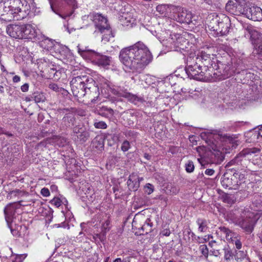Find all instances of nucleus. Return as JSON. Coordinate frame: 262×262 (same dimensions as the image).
Here are the masks:
<instances>
[{
    "label": "nucleus",
    "mask_w": 262,
    "mask_h": 262,
    "mask_svg": "<svg viewBox=\"0 0 262 262\" xmlns=\"http://www.w3.org/2000/svg\"><path fill=\"white\" fill-rule=\"evenodd\" d=\"M119 58L123 64L133 72L141 73L151 61L152 55L143 42L124 48L120 52Z\"/></svg>",
    "instance_id": "f257e3e1"
},
{
    "label": "nucleus",
    "mask_w": 262,
    "mask_h": 262,
    "mask_svg": "<svg viewBox=\"0 0 262 262\" xmlns=\"http://www.w3.org/2000/svg\"><path fill=\"white\" fill-rule=\"evenodd\" d=\"M4 19L8 21L20 20L26 18L30 12V6L25 0H5L0 2V10Z\"/></svg>",
    "instance_id": "f03ea898"
},
{
    "label": "nucleus",
    "mask_w": 262,
    "mask_h": 262,
    "mask_svg": "<svg viewBox=\"0 0 262 262\" xmlns=\"http://www.w3.org/2000/svg\"><path fill=\"white\" fill-rule=\"evenodd\" d=\"M94 80L90 76L84 75L75 77L70 82L71 90L73 95L79 98L84 97L86 94L94 93V97L98 98L99 89Z\"/></svg>",
    "instance_id": "7ed1b4c3"
},
{
    "label": "nucleus",
    "mask_w": 262,
    "mask_h": 262,
    "mask_svg": "<svg viewBox=\"0 0 262 262\" xmlns=\"http://www.w3.org/2000/svg\"><path fill=\"white\" fill-rule=\"evenodd\" d=\"M260 151V149L256 147L244 149L230 161L226 167L229 168L230 166H233L231 169L235 171H242L244 172L250 171H251L250 160L254 155L256 156L255 154Z\"/></svg>",
    "instance_id": "20e7f679"
},
{
    "label": "nucleus",
    "mask_w": 262,
    "mask_h": 262,
    "mask_svg": "<svg viewBox=\"0 0 262 262\" xmlns=\"http://www.w3.org/2000/svg\"><path fill=\"white\" fill-rule=\"evenodd\" d=\"M229 217L235 225L239 226L245 231L251 233L256 221L254 214L250 211H243L241 213H230Z\"/></svg>",
    "instance_id": "39448f33"
},
{
    "label": "nucleus",
    "mask_w": 262,
    "mask_h": 262,
    "mask_svg": "<svg viewBox=\"0 0 262 262\" xmlns=\"http://www.w3.org/2000/svg\"><path fill=\"white\" fill-rule=\"evenodd\" d=\"M77 49L78 53L85 59L90 60L92 62L104 67L110 64V60L108 57L90 50L88 47L79 45L77 46Z\"/></svg>",
    "instance_id": "423d86ee"
},
{
    "label": "nucleus",
    "mask_w": 262,
    "mask_h": 262,
    "mask_svg": "<svg viewBox=\"0 0 262 262\" xmlns=\"http://www.w3.org/2000/svg\"><path fill=\"white\" fill-rule=\"evenodd\" d=\"M203 66L200 63H196L191 57L187 59V65L185 68L186 73L190 78L200 81H205L208 78L205 72L203 71Z\"/></svg>",
    "instance_id": "0eeeda50"
},
{
    "label": "nucleus",
    "mask_w": 262,
    "mask_h": 262,
    "mask_svg": "<svg viewBox=\"0 0 262 262\" xmlns=\"http://www.w3.org/2000/svg\"><path fill=\"white\" fill-rule=\"evenodd\" d=\"M16 208V203H10L5 208L4 214L7 225L10 228L11 233L15 236L19 237L21 236V233L19 231V229H21L22 227L15 225V228H14L12 225V220L15 214Z\"/></svg>",
    "instance_id": "6e6552de"
},
{
    "label": "nucleus",
    "mask_w": 262,
    "mask_h": 262,
    "mask_svg": "<svg viewBox=\"0 0 262 262\" xmlns=\"http://www.w3.org/2000/svg\"><path fill=\"white\" fill-rule=\"evenodd\" d=\"M111 91L113 94L118 97H124L135 104L138 102H142L143 100L142 97L128 92L127 90L123 87L113 86L112 88H111Z\"/></svg>",
    "instance_id": "1a4fd4ad"
},
{
    "label": "nucleus",
    "mask_w": 262,
    "mask_h": 262,
    "mask_svg": "<svg viewBox=\"0 0 262 262\" xmlns=\"http://www.w3.org/2000/svg\"><path fill=\"white\" fill-rule=\"evenodd\" d=\"M225 10L228 13L239 16L244 14L245 9L244 0H229L225 6Z\"/></svg>",
    "instance_id": "9d476101"
},
{
    "label": "nucleus",
    "mask_w": 262,
    "mask_h": 262,
    "mask_svg": "<svg viewBox=\"0 0 262 262\" xmlns=\"http://www.w3.org/2000/svg\"><path fill=\"white\" fill-rule=\"evenodd\" d=\"M221 184L225 188L236 190L240 185V183L236 180V175L227 173H224L221 178Z\"/></svg>",
    "instance_id": "9b49d317"
},
{
    "label": "nucleus",
    "mask_w": 262,
    "mask_h": 262,
    "mask_svg": "<svg viewBox=\"0 0 262 262\" xmlns=\"http://www.w3.org/2000/svg\"><path fill=\"white\" fill-rule=\"evenodd\" d=\"M243 15L253 21L262 20V10L257 6H252L247 8Z\"/></svg>",
    "instance_id": "f8f14e48"
},
{
    "label": "nucleus",
    "mask_w": 262,
    "mask_h": 262,
    "mask_svg": "<svg viewBox=\"0 0 262 262\" xmlns=\"http://www.w3.org/2000/svg\"><path fill=\"white\" fill-rule=\"evenodd\" d=\"M93 21L96 28L99 31H103L110 27L107 23V19L101 14L97 13L93 16Z\"/></svg>",
    "instance_id": "ddd939ff"
},
{
    "label": "nucleus",
    "mask_w": 262,
    "mask_h": 262,
    "mask_svg": "<svg viewBox=\"0 0 262 262\" xmlns=\"http://www.w3.org/2000/svg\"><path fill=\"white\" fill-rule=\"evenodd\" d=\"M23 25H10L7 27V33L11 37L16 39H22Z\"/></svg>",
    "instance_id": "4468645a"
},
{
    "label": "nucleus",
    "mask_w": 262,
    "mask_h": 262,
    "mask_svg": "<svg viewBox=\"0 0 262 262\" xmlns=\"http://www.w3.org/2000/svg\"><path fill=\"white\" fill-rule=\"evenodd\" d=\"M22 39H32L36 37V31L31 25H23Z\"/></svg>",
    "instance_id": "2eb2a0df"
},
{
    "label": "nucleus",
    "mask_w": 262,
    "mask_h": 262,
    "mask_svg": "<svg viewBox=\"0 0 262 262\" xmlns=\"http://www.w3.org/2000/svg\"><path fill=\"white\" fill-rule=\"evenodd\" d=\"M217 67V69H216L217 72L214 73L215 74L222 76L224 79L228 78L231 75V69L229 65L220 63Z\"/></svg>",
    "instance_id": "dca6fc26"
},
{
    "label": "nucleus",
    "mask_w": 262,
    "mask_h": 262,
    "mask_svg": "<svg viewBox=\"0 0 262 262\" xmlns=\"http://www.w3.org/2000/svg\"><path fill=\"white\" fill-rule=\"evenodd\" d=\"M192 18L191 13L187 10H183L178 14L177 20L181 23L189 24L192 22Z\"/></svg>",
    "instance_id": "f3484780"
},
{
    "label": "nucleus",
    "mask_w": 262,
    "mask_h": 262,
    "mask_svg": "<svg viewBox=\"0 0 262 262\" xmlns=\"http://www.w3.org/2000/svg\"><path fill=\"white\" fill-rule=\"evenodd\" d=\"M75 118L72 113L66 115L62 119L61 127L63 128L72 127L75 124Z\"/></svg>",
    "instance_id": "a211bd4d"
},
{
    "label": "nucleus",
    "mask_w": 262,
    "mask_h": 262,
    "mask_svg": "<svg viewBox=\"0 0 262 262\" xmlns=\"http://www.w3.org/2000/svg\"><path fill=\"white\" fill-rule=\"evenodd\" d=\"M213 58L206 59L205 60H202L200 64L203 66V71L205 72V75H211L210 73H207L211 69H214L216 66L215 61H213Z\"/></svg>",
    "instance_id": "6ab92c4d"
},
{
    "label": "nucleus",
    "mask_w": 262,
    "mask_h": 262,
    "mask_svg": "<svg viewBox=\"0 0 262 262\" xmlns=\"http://www.w3.org/2000/svg\"><path fill=\"white\" fill-rule=\"evenodd\" d=\"M97 114L103 117L110 118L114 116V110L106 106H99L96 110Z\"/></svg>",
    "instance_id": "aec40b11"
},
{
    "label": "nucleus",
    "mask_w": 262,
    "mask_h": 262,
    "mask_svg": "<svg viewBox=\"0 0 262 262\" xmlns=\"http://www.w3.org/2000/svg\"><path fill=\"white\" fill-rule=\"evenodd\" d=\"M129 189L136 191L139 187V178L135 174H132L127 182Z\"/></svg>",
    "instance_id": "412c9836"
},
{
    "label": "nucleus",
    "mask_w": 262,
    "mask_h": 262,
    "mask_svg": "<svg viewBox=\"0 0 262 262\" xmlns=\"http://www.w3.org/2000/svg\"><path fill=\"white\" fill-rule=\"evenodd\" d=\"M39 44L40 47L47 50H51L55 45L53 40L45 37L39 41Z\"/></svg>",
    "instance_id": "4be33fe9"
},
{
    "label": "nucleus",
    "mask_w": 262,
    "mask_h": 262,
    "mask_svg": "<svg viewBox=\"0 0 262 262\" xmlns=\"http://www.w3.org/2000/svg\"><path fill=\"white\" fill-rule=\"evenodd\" d=\"M92 144L93 147L101 151L104 149V139L101 136H97L94 138Z\"/></svg>",
    "instance_id": "5701e85b"
},
{
    "label": "nucleus",
    "mask_w": 262,
    "mask_h": 262,
    "mask_svg": "<svg viewBox=\"0 0 262 262\" xmlns=\"http://www.w3.org/2000/svg\"><path fill=\"white\" fill-rule=\"evenodd\" d=\"M196 224L199 227L198 230L201 232H206L208 228L209 222L205 219L198 218Z\"/></svg>",
    "instance_id": "b1692460"
},
{
    "label": "nucleus",
    "mask_w": 262,
    "mask_h": 262,
    "mask_svg": "<svg viewBox=\"0 0 262 262\" xmlns=\"http://www.w3.org/2000/svg\"><path fill=\"white\" fill-rule=\"evenodd\" d=\"M150 220L147 219L145 223L139 228V233L141 234H147L152 230V223H150Z\"/></svg>",
    "instance_id": "393cba45"
},
{
    "label": "nucleus",
    "mask_w": 262,
    "mask_h": 262,
    "mask_svg": "<svg viewBox=\"0 0 262 262\" xmlns=\"http://www.w3.org/2000/svg\"><path fill=\"white\" fill-rule=\"evenodd\" d=\"M214 30L220 33L221 35H225L229 32V29L227 23L221 21L218 22V27L214 28Z\"/></svg>",
    "instance_id": "a878e982"
},
{
    "label": "nucleus",
    "mask_w": 262,
    "mask_h": 262,
    "mask_svg": "<svg viewBox=\"0 0 262 262\" xmlns=\"http://www.w3.org/2000/svg\"><path fill=\"white\" fill-rule=\"evenodd\" d=\"M211 55L206 52L205 51H202L200 55H198L197 56L192 57L194 60H195L196 63H200L202 60H205L206 59H210L211 58ZM213 56V54H212Z\"/></svg>",
    "instance_id": "bb28decb"
},
{
    "label": "nucleus",
    "mask_w": 262,
    "mask_h": 262,
    "mask_svg": "<svg viewBox=\"0 0 262 262\" xmlns=\"http://www.w3.org/2000/svg\"><path fill=\"white\" fill-rule=\"evenodd\" d=\"M100 32L103 34L102 37V41L104 43L109 41L110 38L114 37L113 33H112L110 27L106 29V30L103 31H100Z\"/></svg>",
    "instance_id": "cd10ccee"
},
{
    "label": "nucleus",
    "mask_w": 262,
    "mask_h": 262,
    "mask_svg": "<svg viewBox=\"0 0 262 262\" xmlns=\"http://www.w3.org/2000/svg\"><path fill=\"white\" fill-rule=\"evenodd\" d=\"M46 97L44 94L40 92H34L31 96V99L29 100H33L36 103H39L43 102L45 100Z\"/></svg>",
    "instance_id": "c85d7f7f"
},
{
    "label": "nucleus",
    "mask_w": 262,
    "mask_h": 262,
    "mask_svg": "<svg viewBox=\"0 0 262 262\" xmlns=\"http://www.w3.org/2000/svg\"><path fill=\"white\" fill-rule=\"evenodd\" d=\"M220 231L225 235L226 239L227 241L231 239L233 235H235L234 233L232 232L229 229L223 226L219 228Z\"/></svg>",
    "instance_id": "c756f323"
},
{
    "label": "nucleus",
    "mask_w": 262,
    "mask_h": 262,
    "mask_svg": "<svg viewBox=\"0 0 262 262\" xmlns=\"http://www.w3.org/2000/svg\"><path fill=\"white\" fill-rule=\"evenodd\" d=\"M235 258L237 261H241L243 259L245 260L246 258H248L247 257V252L242 250L236 251L235 255Z\"/></svg>",
    "instance_id": "7c9ffc66"
},
{
    "label": "nucleus",
    "mask_w": 262,
    "mask_h": 262,
    "mask_svg": "<svg viewBox=\"0 0 262 262\" xmlns=\"http://www.w3.org/2000/svg\"><path fill=\"white\" fill-rule=\"evenodd\" d=\"M232 237V238H231V239L229 240L228 242L234 244L237 249H240L242 246L241 242L238 239H237V237L234 236V235H233Z\"/></svg>",
    "instance_id": "2f4dec72"
},
{
    "label": "nucleus",
    "mask_w": 262,
    "mask_h": 262,
    "mask_svg": "<svg viewBox=\"0 0 262 262\" xmlns=\"http://www.w3.org/2000/svg\"><path fill=\"white\" fill-rule=\"evenodd\" d=\"M167 9L166 5H159L156 7V10L161 14H166Z\"/></svg>",
    "instance_id": "473e14b6"
},
{
    "label": "nucleus",
    "mask_w": 262,
    "mask_h": 262,
    "mask_svg": "<svg viewBox=\"0 0 262 262\" xmlns=\"http://www.w3.org/2000/svg\"><path fill=\"white\" fill-rule=\"evenodd\" d=\"M199 249L205 258H207L208 257L209 250L207 246L206 245H202L200 246Z\"/></svg>",
    "instance_id": "72a5a7b5"
},
{
    "label": "nucleus",
    "mask_w": 262,
    "mask_h": 262,
    "mask_svg": "<svg viewBox=\"0 0 262 262\" xmlns=\"http://www.w3.org/2000/svg\"><path fill=\"white\" fill-rule=\"evenodd\" d=\"M186 171L188 173H191L194 171V166L192 161H188L185 164Z\"/></svg>",
    "instance_id": "f704fd0d"
},
{
    "label": "nucleus",
    "mask_w": 262,
    "mask_h": 262,
    "mask_svg": "<svg viewBox=\"0 0 262 262\" xmlns=\"http://www.w3.org/2000/svg\"><path fill=\"white\" fill-rule=\"evenodd\" d=\"M247 172H243L242 171H235L233 175H236V180H238L239 182L240 183V185L241 184V180H243L245 178L246 173Z\"/></svg>",
    "instance_id": "c9c22d12"
},
{
    "label": "nucleus",
    "mask_w": 262,
    "mask_h": 262,
    "mask_svg": "<svg viewBox=\"0 0 262 262\" xmlns=\"http://www.w3.org/2000/svg\"><path fill=\"white\" fill-rule=\"evenodd\" d=\"M130 148V144L129 141L127 140H124L121 146V149L122 151L125 152L127 151Z\"/></svg>",
    "instance_id": "e433bc0d"
},
{
    "label": "nucleus",
    "mask_w": 262,
    "mask_h": 262,
    "mask_svg": "<svg viewBox=\"0 0 262 262\" xmlns=\"http://www.w3.org/2000/svg\"><path fill=\"white\" fill-rule=\"evenodd\" d=\"M224 258L228 260H230L233 257V253L232 251L228 249H224Z\"/></svg>",
    "instance_id": "4c0bfd02"
},
{
    "label": "nucleus",
    "mask_w": 262,
    "mask_h": 262,
    "mask_svg": "<svg viewBox=\"0 0 262 262\" xmlns=\"http://www.w3.org/2000/svg\"><path fill=\"white\" fill-rule=\"evenodd\" d=\"M94 126L96 128L100 129H105L107 127V124L104 121L95 122Z\"/></svg>",
    "instance_id": "58836bf2"
},
{
    "label": "nucleus",
    "mask_w": 262,
    "mask_h": 262,
    "mask_svg": "<svg viewBox=\"0 0 262 262\" xmlns=\"http://www.w3.org/2000/svg\"><path fill=\"white\" fill-rule=\"evenodd\" d=\"M144 191L148 194H151L154 191V186L149 183H148L144 187Z\"/></svg>",
    "instance_id": "ea45409f"
},
{
    "label": "nucleus",
    "mask_w": 262,
    "mask_h": 262,
    "mask_svg": "<svg viewBox=\"0 0 262 262\" xmlns=\"http://www.w3.org/2000/svg\"><path fill=\"white\" fill-rule=\"evenodd\" d=\"M89 134L86 132H82L79 135L77 136V137L83 142H85L89 137Z\"/></svg>",
    "instance_id": "a19ab883"
},
{
    "label": "nucleus",
    "mask_w": 262,
    "mask_h": 262,
    "mask_svg": "<svg viewBox=\"0 0 262 262\" xmlns=\"http://www.w3.org/2000/svg\"><path fill=\"white\" fill-rule=\"evenodd\" d=\"M51 203L57 207H59L61 205V201L58 198H54L51 201Z\"/></svg>",
    "instance_id": "79ce46f5"
},
{
    "label": "nucleus",
    "mask_w": 262,
    "mask_h": 262,
    "mask_svg": "<svg viewBox=\"0 0 262 262\" xmlns=\"http://www.w3.org/2000/svg\"><path fill=\"white\" fill-rule=\"evenodd\" d=\"M222 199L225 203L230 204L232 202V199L230 198V196L227 193H225L222 195Z\"/></svg>",
    "instance_id": "37998d69"
},
{
    "label": "nucleus",
    "mask_w": 262,
    "mask_h": 262,
    "mask_svg": "<svg viewBox=\"0 0 262 262\" xmlns=\"http://www.w3.org/2000/svg\"><path fill=\"white\" fill-rule=\"evenodd\" d=\"M40 193L43 196L45 197L49 196L50 194L49 189L45 187L41 189Z\"/></svg>",
    "instance_id": "c03bdc74"
},
{
    "label": "nucleus",
    "mask_w": 262,
    "mask_h": 262,
    "mask_svg": "<svg viewBox=\"0 0 262 262\" xmlns=\"http://www.w3.org/2000/svg\"><path fill=\"white\" fill-rule=\"evenodd\" d=\"M170 234V231L169 228H164L160 232V234L162 236H168Z\"/></svg>",
    "instance_id": "a18cd8bd"
},
{
    "label": "nucleus",
    "mask_w": 262,
    "mask_h": 262,
    "mask_svg": "<svg viewBox=\"0 0 262 262\" xmlns=\"http://www.w3.org/2000/svg\"><path fill=\"white\" fill-rule=\"evenodd\" d=\"M125 135L126 136V137H135L137 136V133L136 132H135L133 130H128V131H126L125 133Z\"/></svg>",
    "instance_id": "49530a36"
},
{
    "label": "nucleus",
    "mask_w": 262,
    "mask_h": 262,
    "mask_svg": "<svg viewBox=\"0 0 262 262\" xmlns=\"http://www.w3.org/2000/svg\"><path fill=\"white\" fill-rule=\"evenodd\" d=\"M49 88L55 92H59L60 88L58 87V85L56 83H51L49 85Z\"/></svg>",
    "instance_id": "de8ad7c7"
},
{
    "label": "nucleus",
    "mask_w": 262,
    "mask_h": 262,
    "mask_svg": "<svg viewBox=\"0 0 262 262\" xmlns=\"http://www.w3.org/2000/svg\"><path fill=\"white\" fill-rule=\"evenodd\" d=\"M198 160L204 168H205L206 165L208 164V163L203 158H199Z\"/></svg>",
    "instance_id": "09e8293b"
},
{
    "label": "nucleus",
    "mask_w": 262,
    "mask_h": 262,
    "mask_svg": "<svg viewBox=\"0 0 262 262\" xmlns=\"http://www.w3.org/2000/svg\"><path fill=\"white\" fill-rule=\"evenodd\" d=\"M215 172L213 169L208 168L205 171V174L209 176H212Z\"/></svg>",
    "instance_id": "8fccbe9b"
},
{
    "label": "nucleus",
    "mask_w": 262,
    "mask_h": 262,
    "mask_svg": "<svg viewBox=\"0 0 262 262\" xmlns=\"http://www.w3.org/2000/svg\"><path fill=\"white\" fill-rule=\"evenodd\" d=\"M21 90L23 92H26L28 91L29 90V84L28 83H25L23 85L21 86Z\"/></svg>",
    "instance_id": "3c124183"
},
{
    "label": "nucleus",
    "mask_w": 262,
    "mask_h": 262,
    "mask_svg": "<svg viewBox=\"0 0 262 262\" xmlns=\"http://www.w3.org/2000/svg\"><path fill=\"white\" fill-rule=\"evenodd\" d=\"M25 256L24 255H17L15 258V262H22Z\"/></svg>",
    "instance_id": "603ef678"
},
{
    "label": "nucleus",
    "mask_w": 262,
    "mask_h": 262,
    "mask_svg": "<svg viewBox=\"0 0 262 262\" xmlns=\"http://www.w3.org/2000/svg\"><path fill=\"white\" fill-rule=\"evenodd\" d=\"M20 77L17 75L14 76L13 78V81L14 83L19 82L20 81Z\"/></svg>",
    "instance_id": "864d4df0"
},
{
    "label": "nucleus",
    "mask_w": 262,
    "mask_h": 262,
    "mask_svg": "<svg viewBox=\"0 0 262 262\" xmlns=\"http://www.w3.org/2000/svg\"><path fill=\"white\" fill-rule=\"evenodd\" d=\"M144 157L146 159H147V160H150V159H151V155H149V154H147V153H145V154H144Z\"/></svg>",
    "instance_id": "5fc2aeb1"
},
{
    "label": "nucleus",
    "mask_w": 262,
    "mask_h": 262,
    "mask_svg": "<svg viewBox=\"0 0 262 262\" xmlns=\"http://www.w3.org/2000/svg\"><path fill=\"white\" fill-rule=\"evenodd\" d=\"M110 224V221L108 220H107L106 221H105V222L103 224V228H104V229H106L107 227Z\"/></svg>",
    "instance_id": "6e6d98bb"
},
{
    "label": "nucleus",
    "mask_w": 262,
    "mask_h": 262,
    "mask_svg": "<svg viewBox=\"0 0 262 262\" xmlns=\"http://www.w3.org/2000/svg\"><path fill=\"white\" fill-rule=\"evenodd\" d=\"M73 132L76 134H78V133L81 134V132H80L77 127H75L74 128Z\"/></svg>",
    "instance_id": "4d7b16f0"
},
{
    "label": "nucleus",
    "mask_w": 262,
    "mask_h": 262,
    "mask_svg": "<svg viewBox=\"0 0 262 262\" xmlns=\"http://www.w3.org/2000/svg\"><path fill=\"white\" fill-rule=\"evenodd\" d=\"M85 225L86 224L84 223H81L80 227L81 228L82 230H84V231H86V230L85 229Z\"/></svg>",
    "instance_id": "13d9d810"
},
{
    "label": "nucleus",
    "mask_w": 262,
    "mask_h": 262,
    "mask_svg": "<svg viewBox=\"0 0 262 262\" xmlns=\"http://www.w3.org/2000/svg\"><path fill=\"white\" fill-rule=\"evenodd\" d=\"M215 243L216 242L215 241H212L209 243V245L212 247L213 246V244Z\"/></svg>",
    "instance_id": "bf43d9fd"
},
{
    "label": "nucleus",
    "mask_w": 262,
    "mask_h": 262,
    "mask_svg": "<svg viewBox=\"0 0 262 262\" xmlns=\"http://www.w3.org/2000/svg\"><path fill=\"white\" fill-rule=\"evenodd\" d=\"M113 262H122V260L120 258H116Z\"/></svg>",
    "instance_id": "052dcab7"
},
{
    "label": "nucleus",
    "mask_w": 262,
    "mask_h": 262,
    "mask_svg": "<svg viewBox=\"0 0 262 262\" xmlns=\"http://www.w3.org/2000/svg\"><path fill=\"white\" fill-rule=\"evenodd\" d=\"M255 211H262V207H257V208L255 209Z\"/></svg>",
    "instance_id": "680f3d73"
},
{
    "label": "nucleus",
    "mask_w": 262,
    "mask_h": 262,
    "mask_svg": "<svg viewBox=\"0 0 262 262\" xmlns=\"http://www.w3.org/2000/svg\"><path fill=\"white\" fill-rule=\"evenodd\" d=\"M4 92V87L2 85H0V93H3Z\"/></svg>",
    "instance_id": "e2e57ef3"
},
{
    "label": "nucleus",
    "mask_w": 262,
    "mask_h": 262,
    "mask_svg": "<svg viewBox=\"0 0 262 262\" xmlns=\"http://www.w3.org/2000/svg\"><path fill=\"white\" fill-rule=\"evenodd\" d=\"M201 136L202 138H204L205 137V136H206V133H202Z\"/></svg>",
    "instance_id": "0e129e2a"
},
{
    "label": "nucleus",
    "mask_w": 262,
    "mask_h": 262,
    "mask_svg": "<svg viewBox=\"0 0 262 262\" xmlns=\"http://www.w3.org/2000/svg\"><path fill=\"white\" fill-rule=\"evenodd\" d=\"M54 227H57V228H59V227H61L60 224H55V225H54Z\"/></svg>",
    "instance_id": "69168bd1"
},
{
    "label": "nucleus",
    "mask_w": 262,
    "mask_h": 262,
    "mask_svg": "<svg viewBox=\"0 0 262 262\" xmlns=\"http://www.w3.org/2000/svg\"><path fill=\"white\" fill-rule=\"evenodd\" d=\"M1 69L3 71V72H7L6 69H5L4 67L3 66H2L1 67Z\"/></svg>",
    "instance_id": "338daca9"
},
{
    "label": "nucleus",
    "mask_w": 262,
    "mask_h": 262,
    "mask_svg": "<svg viewBox=\"0 0 262 262\" xmlns=\"http://www.w3.org/2000/svg\"><path fill=\"white\" fill-rule=\"evenodd\" d=\"M244 262H251L249 258H246Z\"/></svg>",
    "instance_id": "774afa93"
}]
</instances>
